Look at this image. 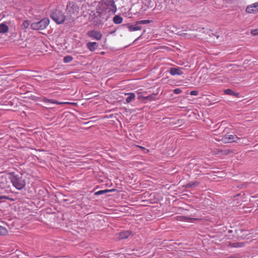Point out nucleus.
I'll use <instances>...</instances> for the list:
<instances>
[{"instance_id":"412c9836","label":"nucleus","mask_w":258,"mask_h":258,"mask_svg":"<svg viewBox=\"0 0 258 258\" xmlns=\"http://www.w3.org/2000/svg\"><path fill=\"white\" fill-rule=\"evenodd\" d=\"M150 23V21L148 20H140L136 22V25L140 24H148Z\"/></svg>"},{"instance_id":"9b49d317","label":"nucleus","mask_w":258,"mask_h":258,"mask_svg":"<svg viewBox=\"0 0 258 258\" xmlns=\"http://www.w3.org/2000/svg\"><path fill=\"white\" fill-rule=\"evenodd\" d=\"M170 73L171 75H181L183 74L182 69L180 68H172L170 70Z\"/></svg>"},{"instance_id":"2eb2a0df","label":"nucleus","mask_w":258,"mask_h":258,"mask_svg":"<svg viewBox=\"0 0 258 258\" xmlns=\"http://www.w3.org/2000/svg\"><path fill=\"white\" fill-rule=\"evenodd\" d=\"M122 21V18L119 15H115L113 18V22L115 24H121Z\"/></svg>"},{"instance_id":"dca6fc26","label":"nucleus","mask_w":258,"mask_h":258,"mask_svg":"<svg viewBox=\"0 0 258 258\" xmlns=\"http://www.w3.org/2000/svg\"><path fill=\"white\" fill-rule=\"evenodd\" d=\"M88 48L91 51H94L97 46L96 42H88L87 44Z\"/></svg>"},{"instance_id":"b1692460","label":"nucleus","mask_w":258,"mask_h":258,"mask_svg":"<svg viewBox=\"0 0 258 258\" xmlns=\"http://www.w3.org/2000/svg\"><path fill=\"white\" fill-rule=\"evenodd\" d=\"M154 99H155L154 95H150L143 97V100H148L149 101H152L154 100Z\"/></svg>"},{"instance_id":"4be33fe9","label":"nucleus","mask_w":258,"mask_h":258,"mask_svg":"<svg viewBox=\"0 0 258 258\" xmlns=\"http://www.w3.org/2000/svg\"><path fill=\"white\" fill-rule=\"evenodd\" d=\"M111 191V190H110V189L101 190H99V191H98L96 192L95 195H101V194H105V193H107V192H110Z\"/></svg>"},{"instance_id":"ddd939ff","label":"nucleus","mask_w":258,"mask_h":258,"mask_svg":"<svg viewBox=\"0 0 258 258\" xmlns=\"http://www.w3.org/2000/svg\"><path fill=\"white\" fill-rule=\"evenodd\" d=\"M126 26L130 32L138 31L141 30V27L140 26L136 24L135 25H130V24H127L126 25Z\"/></svg>"},{"instance_id":"6ab92c4d","label":"nucleus","mask_w":258,"mask_h":258,"mask_svg":"<svg viewBox=\"0 0 258 258\" xmlns=\"http://www.w3.org/2000/svg\"><path fill=\"white\" fill-rule=\"evenodd\" d=\"M224 93L226 94L227 95H234V96H237V94L232 91L231 89H227L224 90Z\"/></svg>"},{"instance_id":"39448f33","label":"nucleus","mask_w":258,"mask_h":258,"mask_svg":"<svg viewBox=\"0 0 258 258\" xmlns=\"http://www.w3.org/2000/svg\"><path fill=\"white\" fill-rule=\"evenodd\" d=\"M49 20L47 18H44L41 21L31 24V27L34 30H43L48 25Z\"/></svg>"},{"instance_id":"aec40b11","label":"nucleus","mask_w":258,"mask_h":258,"mask_svg":"<svg viewBox=\"0 0 258 258\" xmlns=\"http://www.w3.org/2000/svg\"><path fill=\"white\" fill-rule=\"evenodd\" d=\"M73 60V57L70 55H67L64 57L63 62L64 63H68L71 62Z\"/></svg>"},{"instance_id":"a211bd4d","label":"nucleus","mask_w":258,"mask_h":258,"mask_svg":"<svg viewBox=\"0 0 258 258\" xmlns=\"http://www.w3.org/2000/svg\"><path fill=\"white\" fill-rule=\"evenodd\" d=\"M8 233V230L5 227L0 225V235L5 236Z\"/></svg>"},{"instance_id":"423d86ee","label":"nucleus","mask_w":258,"mask_h":258,"mask_svg":"<svg viewBox=\"0 0 258 258\" xmlns=\"http://www.w3.org/2000/svg\"><path fill=\"white\" fill-rule=\"evenodd\" d=\"M240 138L235 135L226 134L221 139V141L224 143H237Z\"/></svg>"},{"instance_id":"7c9ffc66","label":"nucleus","mask_w":258,"mask_h":258,"mask_svg":"<svg viewBox=\"0 0 258 258\" xmlns=\"http://www.w3.org/2000/svg\"><path fill=\"white\" fill-rule=\"evenodd\" d=\"M4 199H7V197L6 196H0V200H2Z\"/></svg>"},{"instance_id":"9d476101","label":"nucleus","mask_w":258,"mask_h":258,"mask_svg":"<svg viewBox=\"0 0 258 258\" xmlns=\"http://www.w3.org/2000/svg\"><path fill=\"white\" fill-rule=\"evenodd\" d=\"M42 101H43L44 102H46V103H52V104H58V105H60V104H72V103H71V102H58L55 100H53V99H47V98L46 97H43L42 99Z\"/></svg>"},{"instance_id":"f257e3e1","label":"nucleus","mask_w":258,"mask_h":258,"mask_svg":"<svg viewBox=\"0 0 258 258\" xmlns=\"http://www.w3.org/2000/svg\"><path fill=\"white\" fill-rule=\"evenodd\" d=\"M86 5L85 0H69L66 10V20L69 23L74 22L84 12L83 8Z\"/></svg>"},{"instance_id":"5701e85b","label":"nucleus","mask_w":258,"mask_h":258,"mask_svg":"<svg viewBox=\"0 0 258 258\" xmlns=\"http://www.w3.org/2000/svg\"><path fill=\"white\" fill-rule=\"evenodd\" d=\"M29 25H30V24H29V21L28 20H25L23 22L22 25V27L23 29H25L28 28Z\"/></svg>"},{"instance_id":"f3484780","label":"nucleus","mask_w":258,"mask_h":258,"mask_svg":"<svg viewBox=\"0 0 258 258\" xmlns=\"http://www.w3.org/2000/svg\"><path fill=\"white\" fill-rule=\"evenodd\" d=\"M9 28L8 26L5 24H0V33H5L8 31Z\"/></svg>"},{"instance_id":"c85d7f7f","label":"nucleus","mask_w":258,"mask_h":258,"mask_svg":"<svg viewBox=\"0 0 258 258\" xmlns=\"http://www.w3.org/2000/svg\"><path fill=\"white\" fill-rule=\"evenodd\" d=\"M190 94L191 95L196 96V95H197L198 94V91H196V90L191 91L190 92Z\"/></svg>"},{"instance_id":"20e7f679","label":"nucleus","mask_w":258,"mask_h":258,"mask_svg":"<svg viewBox=\"0 0 258 258\" xmlns=\"http://www.w3.org/2000/svg\"><path fill=\"white\" fill-rule=\"evenodd\" d=\"M50 17L57 24L62 23L66 20V15L58 9L54 10L51 13Z\"/></svg>"},{"instance_id":"4468645a","label":"nucleus","mask_w":258,"mask_h":258,"mask_svg":"<svg viewBox=\"0 0 258 258\" xmlns=\"http://www.w3.org/2000/svg\"><path fill=\"white\" fill-rule=\"evenodd\" d=\"M125 95H128V97L126 98V102L129 103L135 100V94L133 92L127 93L125 94Z\"/></svg>"},{"instance_id":"f8f14e48","label":"nucleus","mask_w":258,"mask_h":258,"mask_svg":"<svg viewBox=\"0 0 258 258\" xmlns=\"http://www.w3.org/2000/svg\"><path fill=\"white\" fill-rule=\"evenodd\" d=\"M131 235V232L128 231H123V232H120L118 235V238L119 239H125V238H127V237H129V236Z\"/></svg>"},{"instance_id":"2f4dec72","label":"nucleus","mask_w":258,"mask_h":258,"mask_svg":"<svg viewBox=\"0 0 258 258\" xmlns=\"http://www.w3.org/2000/svg\"><path fill=\"white\" fill-rule=\"evenodd\" d=\"M138 147H139L140 148L142 149H145V148L143 147H142V146H138Z\"/></svg>"},{"instance_id":"a878e982","label":"nucleus","mask_w":258,"mask_h":258,"mask_svg":"<svg viewBox=\"0 0 258 258\" xmlns=\"http://www.w3.org/2000/svg\"><path fill=\"white\" fill-rule=\"evenodd\" d=\"M146 92H141V91H137V94H138V99H139V100L143 99V97H144V96H143L142 95V94H146Z\"/></svg>"},{"instance_id":"6e6552de","label":"nucleus","mask_w":258,"mask_h":258,"mask_svg":"<svg viewBox=\"0 0 258 258\" xmlns=\"http://www.w3.org/2000/svg\"><path fill=\"white\" fill-rule=\"evenodd\" d=\"M88 35L89 37H93L97 40H100L102 37V34L100 31L96 30L90 31L88 32Z\"/></svg>"},{"instance_id":"0eeeda50","label":"nucleus","mask_w":258,"mask_h":258,"mask_svg":"<svg viewBox=\"0 0 258 258\" xmlns=\"http://www.w3.org/2000/svg\"><path fill=\"white\" fill-rule=\"evenodd\" d=\"M246 12L249 14H256L258 12V2L248 5L246 9Z\"/></svg>"},{"instance_id":"c756f323","label":"nucleus","mask_w":258,"mask_h":258,"mask_svg":"<svg viewBox=\"0 0 258 258\" xmlns=\"http://www.w3.org/2000/svg\"><path fill=\"white\" fill-rule=\"evenodd\" d=\"M198 184V182H192V183H190V186H196Z\"/></svg>"},{"instance_id":"1a4fd4ad","label":"nucleus","mask_w":258,"mask_h":258,"mask_svg":"<svg viewBox=\"0 0 258 258\" xmlns=\"http://www.w3.org/2000/svg\"><path fill=\"white\" fill-rule=\"evenodd\" d=\"M175 219L180 221L192 222V221L200 220L199 218H192L187 216H177L175 217Z\"/></svg>"},{"instance_id":"7ed1b4c3","label":"nucleus","mask_w":258,"mask_h":258,"mask_svg":"<svg viewBox=\"0 0 258 258\" xmlns=\"http://www.w3.org/2000/svg\"><path fill=\"white\" fill-rule=\"evenodd\" d=\"M11 182L14 187L20 190L26 185V180L22 175H14L11 177Z\"/></svg>"},{"instance_id":"cd10ccee","label":"nucleus","mask_w":258,"mask_h":258,"mask_svg":"<svg viewBox=\"0 0 258 258\" xmlns=\"http://www.w3.org/2000/svg\"><path fill=\"white\" fill-rule=\"evenodd\" d=\"M173 92L175 94H180V93H181L182 91L179 88H176V89H175L174 90H173Z\"/></svg>"},{"instance_id":"bb28decb","label":"nucleus","mask_w":258,"mask_h":258,"mask_svg":"<svg viewBox=\"0 0 258 258\" xmlns=\"http://www.w3.org/2000/svg\"><path fill=\"white\" fill-rule=\"evenodd\" d=\"M250 33L253 36L258 35V28L252 30L250 32Z\"/></svg>"},{"instance_id":"393cba45","label":"nucleus","mask_w":258,"mask_h":258,"mask_svg":"<svg viewBox=\"0 0 258 258\" xmlns=\"http://www.w3.org/2000/svg\"><path fill=\"white\" fill-rule=\"evenodd\" d=\"M143 3L145 4L146 6L148 7H152V0H144Z\"/></svg>"},{"instance_id":"f03ea898","label":"nucleus","mask_w":258,"mask_h":258,"mask_svg":"<svg viewBox=\"0 0 258 258\" xmlns=\"http://www.w3.org/2000/svg\"><path fill=\"white\" fill-rule=\"evenodd\" d=\"M97 10L101 14H113L117 10L114 0H102L98 4Z\"/></svg>"}]
</instances>
